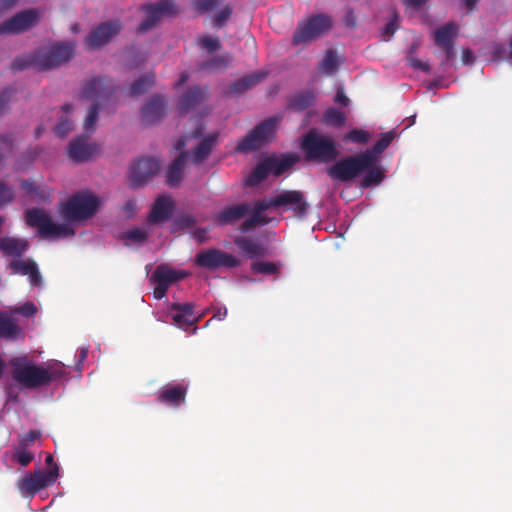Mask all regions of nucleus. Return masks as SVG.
<instances>
[{"mask_svg": "<svg viewBox=\"0 0 512 512\" xmlns=\"http://www.w3.org/2000/svg\"><path fill=\"white\" fill-rule=\"evenodd\" d=\"M100 199L90 192H79L62 203L59 212L67 223L57 224L45 210L40 208L28 209L25 213L26 224L37 228L42 238L60 239L73 237L74 228L70 222H80L92 218L98 211Z\"/></svg>", "mask_w": 512, "mask_h": 512, "instance_id": "1", "label": "nucleus"}, {"mask_svg": "<svg viewBox=\"0 0 512 512\" xmlns=\"http://www.w3.org/2000/svg\"><path fill=\"white\" fill-rule=\"evenodd\" d=\"M12 379L22 388L38 389L65 376L64 364L50 361L46 366L35 364L27 356L15 357L10 360Z\"/></svg>", "mask_w": 512, "mask_h": 512, "instance_id": "2", "label": "nucleus"}, {"mask_svg": "<svg viewBox=\"0 0 512 512\" xmlns=\"http://www.w3.org/2000/svg\"><path fill=\"white\" fill-rule=\"evenodd\" d=\"M113 93L114 85L110 79L105 77H94L85 83L81 91V97L93 102L83 123L85 131L94 132L102 103L107 101Z\"/></svg>", "mask_w": 512, "mask_h": 512, "instance_id": "3", "label": "nucleus"}, {"mask_svg": "<svg viewBox=\"0 0 512 512\" xmlns=\"http://www.w3.org/2000/svg\"><path fill=\"white\" fill-rule=\"evenodd\" d=\"M300 148L306 160L318 163L333 162L340 154L335 141L331 137L314 129L302 137Z\"/></svg>", "mask_w": 512, "mask_h": 512, "instance_id": "4", "label": "nucleus"}, {"mask_svg": "<svg viewBox=\"0 0 512 512\" xmlns=\"http://www.w3.org/2000/svg\"><path fill=\"white\" fill-rule=\"evenodd\" d=\"M373 164L368 153L346 156L337 160L327 169L328 176L339 182L349 183L362 175Z\"/></svg>", "mask_w": 512, "mask_h": 512, "instance_id": "5", "label": "nucleus"}, {"mask_svg": "<svg viewBox=\"0 0 512 512\" xmlns=\"http://www.w3.org/2000/svg\"><path fill=\"white\" fill-rule=\"evenodd\" d=\"M74 42L55 43L35 52L36 67L40 71L52 70L69 62L75 53Z\"/></svg>", "mask_w": 512, "mask_h": 512, "instance_id": "6", "label": "nucleus"}, {"mask_svg": "<svg viewBox=\"0 0 512 512\" xmlns=\"http://www.w3.org/2000/svg\"><path fill=\"white\" fill-rule=\"evenodd\" d=\"M277 121L268 118L256 125L235 147L237 153H249L261 149L269 143L275 134Z\"/></svg>", "mask_w": 512, "mask_h": 512, "instance_id": "7", "label": "nucleus"}, {"mask_svg": "<svg viewBox=\"0 0 512 512\" xmlns=\"http://www.w3.org/2000/svg\"><path fill=\"white\" fill-rule=\"evenodd\" d=\"M194 262L198 267L210 271L233 269L241 265V260L238 257L217 248L199 251L194 258Z\"/></svg>", "mask_w": 512, "mask_h": 512, "instance_id": "8", "label": "nucleus"}, {"mask_svg": "<svg viewBox=\"0 0 512 512\" xmlns=\"http://www.w3.org/2000/svg\"><path fill=\"white\" fill-rule=\"evenodd\" d=\"M330 17L318 14L298 24L292 38L293 45L310 43L331 28Z\"/></svg>", "mask_w": 512, "mask_h": 512, "instance_id": "9", "label": "nucleus"}, {"mask_svg": "<svg viewBox=\"0 0 512 512\" xmlns=\"http://www.w3.org/2000/svg\"><path fill=\"white\" fill-rule=\"evenodd\" d=\"M59 468L57 465L50 470H37L33 474H28L17 481L18 489L25 494L35 495L41 489L53 485L58 477Z\"/></svg>", "mask_w": 512, "mask_h": 512, "instance_id": "10", "label": "nucleus"}, {"mask_svg": "<svg viewBox=\"0 0 512 512\" xmlns=\"http://www.w3.org/2000/svg\"><path fill=\"white\" fill-rule=\"evenodd\" d=\"M121 29L122 23L119 19L102 22L85 37L84 45L88 50L99 49L118 35Z\"/></svg>", "mask_w": 512, "mask_h": 512, "instance_id": "11", "label": "nucleus"}, {"mask_svg": "<svg viewBox=\"0 0 512 512\" xmlns=\"http://www.w3.org/2000/svg\"><path fill=\"white\" fill-rule=\"evenodd\" d=\"M278 209L282 212H292L297 218L306 216L309 203L305 194L300 190H283L277 194Z\"/></svg>", "mask_w": 512, "mask_h": 512, "instance_id": "12", "label": "nucleus"}, {"mask_svg": "<svg viewBox=\"0 0 512 512\" xmlns=\"http://www.w3.org/2000/svg\"><path fill=\"white\" fill-rule=\"evenodd\" d=\"M143 10L146 17L138 26V32L140 33H144L153 28L162 16L174 15L177 13L175 3L170 0H162L155 4L145 5Z\"/></svg>", "mask_w": 512, "mask_h": 512, "instance_id": "13", "label": "nucleus"}, {"mask_svg": "<svg viewBox=\"0 0 512 512\" xmlns=\"http://www.w3.org/2000/svg\"><path fill=\"white\" fill-rule=\"evenodd\" d=\"M168 315L178 328L188 330L193 327V332L197 330L199 317L195 315L192 303H172L168 308Z\"/></svg>", "mask_w": 512, "mask_h": 512, "instance_id": "14", "label": "nucleus"}, {"mask_svg": "<svg viewBox=\"0 0 512 512\" xmlns=\"http://www.w3.org/2000/svg\"><path fill=\"white\" fill-rule=\"evenodd\" d=\"M38 13L35 9L21 11L0 24V34H18L37 23Z\"/></svg>", "mask_w": 512, "mask_h": 512, "instance_id": "15", "label": "nucleus"}, {"mask_svg": "<svg viewBox=\"0 0 512 512\" xmlns=\"http://www.w3.org/2000/svg\"><path fill=\"white\" fill-rule=\"evenodd\" d=\"M159 162L154 158H142L134 162L130 168V182L132 188H138L158 173Z\"/></svg>", "mask_w": 512, "mask_h": 512, "instance_id": "16", "label": "nucleus"}, {"mask_svg": "<svg viewBox=\"0 0 512 512\" xmlns=\"http://www.w3.org/2000/svg\"><path fill=\"white\" fill-rule=\"evenodd\" d=\"M101 151L100 145L97 143H88L84 136L77 137L71 141L67 147L68 157L76 162L82 163L97 156Z\"/></svg>", "mask_w": 512, "mask_h": 512, "instance_id": "17", "label": "nucleus"}, {"mask_svg": "<svg viewBox=\"0 0 512 512\" xmlns=\"http://www.w3.org/2000/svg\"><path fill=\"white\" fill-rule=\"evenodd\" d=\"M166 99L162 95H154L141 109L144 124L152 125L166 116Z\"/></svg>", "mask_w": 512, "mask_h": 512, "instance_id": "18", "label": "nucleus"}, {"mask_svg": "<svg viewBox=\"0 0 512 512\" xmlns=\"http://www.w3.org/2000/svg\"><path fill=\"white\" fill-rule=\"evenodd\" d=\"M187 390V386L183 384L165 385L159 390L156 401L169 407L178 408L185 403Z\"/></svg>", "mask_w": 512, "mask_h": 512, "instance_id": "19", "label": "nucleus"}, {"mask_svg": "<svg viewBox=\"0 0 512 512\" xmlns=\"http://www.w3.org/2000/svg\"><path fill=\"white\" fill-rule=\"evenodd\" d=\"M251 212L249 203H239L224 207L220 212L214 215L213 220L217 225H234L239 220L245 218Z\"/></svg>", "mask_w": 512, "mask_h": 512, "instance_id": "20", "label": "nucleus"}, {"mask_svg": "<svg viewBox=\"0 0 512 512\" xmlns=\"http://www.w3.org/2000/svg\"><path fill=\"white\" fill-rule=\"evenodd\" d=\"M208 97L207 87L193 86L186 90L179 98L177 108L184 115L200 105Z\"/></svg>", "mask_w": 512, "mask_h": 512, "instance_id": "21", "label": "nucleus"}, {"mask_svg": "<svg viewBox=\"0 0 512 512\" xmlns=\"http://www.w3.org/2000/svg\"><path fill=\"white\" fill-rule=\"evenodd\" d=\"M9 269L12 270L14 274H20L29 277V282L33 286H41L42 285V276L38 269L37 263L32 259H13L9 263Z\"/></svg>", "mask_w": 512, "mask_h": 512, "instance_id": "22", "label": "nucleus"}, {"mask_svg": "<svg viewBox=\"0 0 512 512\" xmlns=\"http://www.w3.org/2000/svg\"><path fill=\"white\" fill-rule=\"evenodd\" d=\"M174 208L173 201L166 196H159L153 203L152 209L148 216L151 224H157L168 220Z\"/></svg>", "mask_w": 512, "mask_h": 512, "instance_id": "23", "label": "nucleus"}, {"mask_svg": "<svg viewBox=\"0 0 512 512\" xmlns=\"http://www.w3.org/2000/svg\"><path fill=\"white\" fill-rule=\"evenodd\" d=\"M25 336L24 330L20 327L13 318V314L1 312L0 313V338L6 340L23 339Z\"/></svg>", "mask_w": 512, "mask_h": 512, "instance_id": "24", "label": "nucleus"}, {"mask_svg": "<svg viewBox=\"0 0 512 512\" xmlns=\"http://www.w3.org/2000/svg\"><path fill=\"white\" fill-rule=\"evenodd\" d=\"M268 76L267 71H256L252 74L246 75L231 84L229 87V94H242L256 85L262 83Z\"/></svg>", "mask_w": 512, "mask_h": 512, "instance_id": "25", "label": "nucleus"}, {"mask_svg": "<svg viewBox=\"0 0 512 512\" xmlns=\"http://www.w3.org/2000/svg\"><path fill=\"white\" fill-rule=\"evenodd\" d=\"M189 276V273L183 270H175L170 268L168 265H158L154 270L151 281L162 282L168 286L176 283L179 280L185 279Z\"/></svg>", "mask_w": 512, "mask_h": 512, "instance_id": "26", "label": "nucleus"}, {"mask_svg": "<svg viewBox=\"0 0 512 512\" xmlns=\"http://www.w3.org/2000/svg\"><path fill=\"white\" fill-rule=\"evenodd\" d=\"M27 249L28 242L25 239L8 236L0 238V251L5 256H12L14 259H18Z\"/></svg>", "mask_w": 512, "mask_h": 512, "instance_id": "27", "label": "nucleus"}, {"mask_svg": "<svg viewBox=\"0 0 512 512\" xmlns=\"http://www.w3.org/2000/svg\"><path fill=\"white\" fill-rule=\"evenodd\" d=\"M187 155L186 152L182 151L169 165L166 173V183L170 187H177L181 183Z\"/></svg>", "mask_w": 512, "mask_h": 512, "instance_id": "28", "label": "nucleus"}, {"mask_svg": "<svg viewBox=\"0 0 512 512\" xmlns=\"http://www.w3.org/2000/svg\"><path fill=\"white\" fill-rule=\"evenodd\" d=\"M219 136L218 132H215L206 138H204L198 146L192 151V159L195 164H199L209 157L213 150V146Z\"/></svg>", "mask_w": 512, "mask_h": 512, "instance_id": "29", "label": "nucleus"}, {"mask_svg": "<svg viewBox=\"0 0 512 512\" xmlns=\"http://www.w3.org/2000/svg\"><path fill=\"white\" fill-rule=\"evenodd\" d=\"M458 27L453 22L446 23L434 32V42L437 46H449L457 36Z\"/></svg>", "mask_w": 512, "mask_h": 512, "instance_id": "30", "label": "nucleus"}, {"mask_svg": "<svg viewBox=\"0 0 512 512\" xmlns=\"http://www.w3.org/2000/svg\"><path fill=\"white\" fill-rule=\"evenodd\" d=\"M235 245L250 258L256 256H262L265 252L264 247L261 243L248 238V237H237L234 240Z\"/></svg>", "mask_w": 512, "mask_h": 512, "instance_id": "31", "label": "nucleus"}, {"mask_svg": "<svg viewBox=\"0 0 512 512\" xmlns=\"http://www.w3.org/2000/svg\"><path fill=\"white\" fill-rule=\"evenodd\" d=\"M394 137L395 133L393 131L382 133L374 146L365 150L363 153H368L372 158L373 163H376L378 156L391 144Z\"/></svg>", "mask_w": 512, "mask_h": 512, "instance_id": "32", "label": "nucleus"}, {"mask_svg": "<svg viewBox=\"0 0 512 512\" xmlns=\"http://www.w3.org/2000/svg\"><path fill=\"white\" fill-rule=\"evenodd\" d=\"M315 98H316V96L313 91H311V90L302 91V92L295 94L290 99L289 104L294 110L302 111V110L310 107L311 105H313L315 102Z\"/></svg>", "mask_w": 512, "mask_h": 512, "instance_id": "33", "label": "nucleus"}, {"mask_svg": "<svg viewBox=\"0 0 512 512\" xmlns=\"http://www.w3.org/2000/svg\"><path fill=\"white\" fill-rule=\"evenodd\" d=\"M270 173V166L266 158L256 165V167L252 170L249 177L247 178L246 183L249 186L257 185L264 181Z\"/></svg>", "mask_w": 512, "mask_h": 512, "instance_id": "34", "label": "nucleus"}, {"mask_svg": "<svg viewBox=\"0 0 512 512\" xmlns=\"http://www.w3.org/2000/svg\"><path fill=\"white\" fill-rule=\"evenodd\" d=\"M339 61L337 53L333 49H328L325 52L323 59L320 61L318 69L321 73L332 75L338 69Z\"/></svg>", "mask_w": 512, "mask_h": 512, "instance_id": "35", "label": "nucleus"}, {"mask_svg": "<svg viewBox=\"0 0 512 512\" xmlns=\"http://www.w3.org/2000/svg\"><path fill=\"white\" fill-rule=\"evenodd\" d=\"M364 173V177L361 180L362 188L378 185L384 179V173L376 163H373L370 167L365 169Z\"/></svg>", "mask_w": 512, "mask_h": 512, "instance_id": "36", "label": "nucleus"}, {"mask_svg": "<svg viewBox=\"0 0 512 512\" xmlns=\"http://www.w3.org/2000/svg\"><path fill=\"white\" fill-rule=\"evenodd\" d=\"M232 60H233V57L229 53H226L223 55H217L207 61L202 62L199 66V69L200 70H210V69L226 68L230 65Z\"/></svg>", "mask_w": 512, "mask_h": 512, "instance_id": "37", "label": "nucleus"}, {"mask_svg": "<svg viewBox=\"0 0 512 512\" xmlns=\"http://www.w3.org/2000/svg\"><path fill=\"white\" fill-rule=\"evenodd\" d=\"M154 82V74L144 75L131 84L129 93L130 95H141L147 92L153 86Z\"/></svg>", "mask_w": 512, "mask_h": 512, "instance_id": "38", "label": "nucleus"}, {"mask_svg": "<svg viewBox=\"0 0 512 512\" xmlns=\"http://www.w3.org/2000/svg\"><path fill=\"white\" fill-rule=\"evenodd\" d=\"M323 120L325 123L329 125L341 127L346 122V114L343 111L331 107L325 111L323 115Z\"/></svg>", "mask_w": 512, "mask_h": 512, "instance_id": "39", "label": "nucleus"}, {"mask_svg": "<svg viewBox=\"0 0 512 512\" xmlns=\"http://www.w3.org/2000/svg\"><path fill=\"white\" fill-rule=\"evenodd\" d=\"M267 161L270 166L271 173L276 176L283 174L293 165V159L291 158L278 159L275 157H268Z\"/></svg>", "mask_w": 512, "mask_h": 512, "instance_id": "40", "label": "nucleus"}, {"mask_svg": "<svg viewBox=\"0 0 512 512\" xmlns=\"http://www.w3.org/2000/svg\"><path fill=\"white\" fill-rule=\"evenodd\" d=\"M251 270L256 274L277 275L280 267L274 262L258 261L251 264Z\"/></svg>", "mask_w": 512, "mask_h": 512, "instance_id": "41", "label": "nucleus"}, {"mask_svg": "<svg viewBox=\"0 0 512 512\" xmlns=\"http://www.w3.org/2000/svg\"><path fill=\"white\" fill-rule=\"evenodd\" d=\"M32 66L36 67L35 53L33 55L16 57L15 60L11 63L10 68L13 72H17V71H23Z\"/></svg>", "mask_w": 512, "mask_h": 512, "instance_id": "42", "label": "nucleus"}, {"mask_svg": "<svg viewBox=\"0 0 512 512\" xmlns=\"http://www.w3.org/2000/svg\"><path fill=\"white\" fill-rule=\"evenodd\" d=\"M13 459L22 467H26L34 459V454L29 452L27 448L22 449L16 446L13 454Z\"/></svg>", "mask_w": 512, "mask_h": 512, "instance_id": "43", "label": "nucleus"}, {"mask_svg": "<svg viewBox=\"0 0 512 512\" xmlns=\"http://www.w3.org/2000/svg\"><path fill=\"white\" fill-rule=\"evenodd\" d=\"M41 432L39 430H30L27 433H24L19 436L18 445L22 449L29 448L31 445L35 443L36 440L40 439Z\"/></svg>", "mask_w": 512, "mask_h": 512, "instance_id": "44", "label": "nucleus"}, {"mask_svg": "<svg viewBox=\"0 0 512 512\" xmlns=\"http://www.w3.org/2000/svg\"><path fill=\"white\" fill-rule=\"evenodd\" d=\"M345 140H349L358 144H365L369 140L368 132L361 129H352L345 136Z\"/></svg>", "mask_w": 512, "mask_h": 512, "instance_id": "45", "label": "nucleus"}, {"mask_svg": "<svg viewBox=\"0 0 512 512\" xmlns=\"http://www.w3.org/2000/svg\"><path fill=\"white\" fill-rule=\"evenodd\" d=\"M220 2L221 0H195L192 7L198 13H205L215 8Z\"/></svg>", "mask_w": 512, "mask_h": 512, "instance_id": "46", "label": "nucleus"}, {"mask_svg": "<svg viewBox=\"0 0 512 512\" xmlns=\"http://www.w3.org/2000/svg\"><path fill=\"white\" fill-rule=\"evenodd\" d=\"M36 312H37V307L31 301H27L24 304L11 310V314H18V315H22L24 317H32L35 315Z\"/></svg>", "mask_w": 512, "mask_h": 512, "instance_id": "47", "label": "nucleus"}, {"mask_svg": "<svg viewBox=\"0 0 512 512\" xmlns=\"http://www.w3.org/2000/svg\"><path fill=\"white\" fill-rule=\"evenodd\" d=\"M147 232L140 228L127 230L124 234L125 239L132 242H144L147 239Z\"/></svg>", "mask_w": 512, "mask_h": 512, "instance_id": "48", "label": "nucleus"}, {"mask_svg": "<svg viewBox=\"0 0 512 512\" xmlns=\"http://www.w3.org/2000/svg\"><path fill=\"white\" fill-rule=\"evenodd\" d=\"M253 209H255L256 211H258L260 213H262L263 211L269 210V209H278L277 195H275L274 197L256 202Z\"/></svg>", "mask_w": 512, "mask_h": 512, "instance_id": "49", "label": "nucleus"}, {"mask_svg": "<svg viewBox=\"0 0 512 512\" xmlns=\"http://www.w3.org/2000/svg\"><path fill=\"white\" fill-rule=\"evenodd\" d=\"M14 198L13 190L5 183L0 181V207L10 203Z\"/></svg>", "mask_w": 512, "mask_h": 512, "instance_id": "50", "label": "nucleus"}, {"mask_svg": "<svg viewBox=\"0 0 512 512\" xmlns=\"http://www.w3.org/2000/svg\"><path fill=\"white\" fill-rule=\"evenodd\" d=\"M232 14V8L229 5L223 7V9L215 16L214 25L216 27H223L225 22L230 18Z\"/></svg>", "mask_w": 512, "mask_h": 512, "instance_id": "51", "label": "nucleus"}, {"mask_svg": "<svg viewBox=\"0 0 512 512\" xmlns=\"http://www.w3.org/2000/svg\"><path fill=\"white\" fill-rule=\"evenodd\" d=\"M199 44L210 53L220 48V41L218 38L204 37L200 40Z\"/></svg>", "mask_w": 512, "mask_h": 512, "instance_id": "52", "label": "nucleus"}, {"mask_svg": "<svg viewBox=\"0 0 512 512\" xmlns=\"http://www.w3.org/2000/svg\"><path fill=\"white\" fill-rule=\"evenodd\" d=\"M71 127H72V124H71V122H70L69 120H67V119H65V120L61 119V120L59 121V123L55 126L54 131H55V133H56L59 137L63 138V137H66V136H67V134H68V133H69V131L71 130Z\"/></svg>", "mask_w": 512, "mask_h": 512, "instance_id": "53", "label": "nucleus"}, {"mask_svg": "<svg viewBox=\"0 0 512 512\" xmlns=\"http://www.w3.org/2000/svg\"><path fill=\"white\" fill-rule=\"evenodd\" d=\"M137 211V202L135 199L128 200L123 206V212L127 218H132Z\"/></svg>", "mask_w": 512, "mask_h": 512, "instance_id": "54", "label": "nucleus"}, {"mask_svg": "<svg viewBox=\"0 0 512 512\" xmlns=\"http://www.w3.org/2000/svg\"><path fill=\"white\" fill-rule=\"evenodd\" d=\"M397 29V15H395L394 18L385 25L383 30V36L390 38L391 36H393Z\"/></svg>", "mask_w": 512, "mask_h": 512, "instance_id": "55", "label": "nucleus"}, {"mask_svg": "<svg viewBox=\"0 0 512 512\" xmlns=\"http://www.w3.org/2000/svg\"><path fill=\"white\" fill-rule=\"evenodd\" d=\"M11 94H12V91L10 89H5L0 94V115L3 114L5 112V110L7 109L8 103L10 102V99H11Z\"/></svg>", "mask_w": 512, "mask_h": 512, "instance_id": "56", "label": "nucleus"}, {"mask_svg": "<svg viewBox=\"0 0 512 512\" xmlns=\"http://www.w3.org/2000/svg\"><path fill=\"white\" fill-rule=\"evenodd\" d=\"M154 283L156 284V286L154 288L153 295L156 299L160 300L166 295L170 286H168L167 284L162 283V282H154Z\"/></svg>", "mask_w": 512, "mask_h": 512, "instance_id": "57", "label": "nucleus"}, {"mask_svg": "<svg viewBox=\"0 0 512 512\" xmlns=\"http://www.w3.org/2000/svg\"><path fill=\"white\" fill-rule=\"evenodd\" d=\"M154 283L156 284V286L154 288L153 295L156 299L160 300L166 295L170 286H168L167 284L162 283V282H154Z\"/></svg>", "mask_w": 512, "mask_h": 512, "instance_id": "58", "label": "nucleus"}, {"mask_svg": "<svg viewBox=\"0 0 512 512\" xmlns=\"http://www.w3.org/2000/svg\"><path fill=\"white\" fill-rule=\"evenodd\" d=\"M409 64L418 70H421L423 72H429L430 71V65L427 62H423L418 58L410 57L408 59Z\"/></svg>", "mask_w": 512, "mask_h": 512, "instance_id": "59", "label": "nucleus"}, {"mask_svg": "<svg viewBox=\"0 0 512 512\" xmlns=\"http://www.w3.org/2000/svg\"><path fill=\"white\" fill-rule=\"evenodd\" d=\"M257 226L258 225L256 224L255 220L249 217L243 221L239 229L242 233H247Z\"/></svg>", "mask_w": 512, "mask_h": 512, "instance_id": "60", "label": "nucleus"}, {"mask_svg": "<svg viewBox=\"0 0 512 512\" xmlns=\"http://www.w3.org/2000/svg\"><path fill=\"white\" fill-rule=\"evenodd\" d=\"M177 223L181 227H192L196 224V220L191 215H184L178 218Z\"/></svg>", "mask_w": 512, "mask_h": 512, "instance_id": "61", "label": "nucleus"}, {"mask_svg": "<svg viewBox=\"0 0 512 512\" xmlns=\"http://www.w3.org/2000/svg\"><path fill=\"white\" fill-rule=\"evenodd\" d=\"M344 23L349 28H354L356 26V17L352 9H348L344 16Z\"/></svg>", "mask_w": 512, "mask_h": 512, "instance_id": "62", "label": "nucleus"}, {"mask_svg": "<svg viewBox=\"0 0 512 512\" xmlns=\"http://www.w3.org/2000/svg\"><path fill=\"white\" fill-rule=\"evenodd\" d=\"M207 234H208V230L205 228H198L193 231L194 238L197 239L198 242H200V243L207 241V239H208Z\"/></svg>", "mask_w": 512, "mask_h": 512, "instance_id": "63", "label": "nucleus"}, {"mask_svg": "<svg viewBox=\"0 0 512 512\" xmlns=\"http://www.w3.org/2000/svg\"><path fill=\"white\" fill-rule=\"evenodd\" d=\"M334 101L342 106H347L349 104V98L345 95L342 89L337 91Z\"/></svg>", "mask_w": 512, "mask_h": 512, "instance_id": "64", "label": "nucleus"}]
</instances>
